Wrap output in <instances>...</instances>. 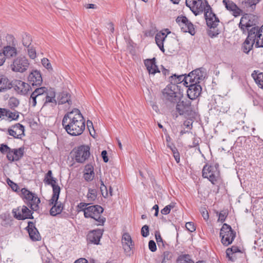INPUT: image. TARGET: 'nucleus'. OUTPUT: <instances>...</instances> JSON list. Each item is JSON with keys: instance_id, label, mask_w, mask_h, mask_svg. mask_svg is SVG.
Here are the masks:
<instances>
[{"instance_id": "f257e3e1", "label": "nucleus", "mask_w": 263, "mask_h": 263, "mask_svg": "<svg viewBox=\"0 0 263 263\" xmlns=\"http://www.w3.org/2000/svg\"><path fill=\"white\" fill-rule=\"evenodd\" d=\"M62 125L68 134L75 136L81 135L85 128L84 117L78 109H74L64 116Z\"/></svg>"}, {"instance_id": "f03ea898", "label": "nucleus", "mask_w": 263, "mask_h": 263, "mask_svg": "<svg viewBox=\"0 0 263 263\" xmlns=\"http://www.w3.org/2000/svg\"><path fill=\"white\" fill-rule=\"evenodd\" d=\"M207 9L204 10V16L206 24L210 28L209 35L212 37H215L219 34V31L216 27L219 22V20L211 10L210 6H206Z\"/></svg>"}, {"instance_id": "7ed1b4c3", "label": "nucleus", "mask_w": 263, "mask_h": 263, "mask_svg": "<svg viewBox=\"0 0 263 263\" xmlns=\"http://www.w3.org/2000/svg\"><path fill=\"white\" fill-rule=\"evenodd\" d=\"M103 209L100 205H92L84 210V216L86 218H91L98 222L97 225H103L105 218L101 216Z\"/></svg>"}, {"instance_id": "20e7f679", "label": "nucleus", "mask_w": 263, "mask_h": 263, "mask_svg": "<svg viewBox=\"0 0 263 263\" xmlns=\"http://www.w3.org/2000/svg\"><path fill=\"white\" fill-rule=\"evenodd\" d=\"M29 65L30 63L27 58L21 55L13 60L10 65V68L15 72L23 73L28 69Z\"/></svg>"}, {"instance_id": "39448f33", "label": "nucleus", "mask_w": 263, "mask_h": 263, "mask_svg": "<svg viewBox=\"0 0 263 263\" xmlns=\"http://www.w3.org/2000/svg\"><path fill=\"white\" fill-rule=\"evenodd\" d=\"M60 192H58L57 189L54 190L51 198L49 200V205L51 206L50 214L51 216H55L60 214L63 210V205L61 202L58 201Z\"/></svg>"}, {"instance_id": "423d86ee", "label": "nucleus", "mask_w": 263, "mask_h": 263, "mask_svg": "<svg viewBox=\"0 0 263 263\" xmlns=\"http://www.w3.org/2000/svg\"><path fill=\"white\" fill-rule=\"evenodd\" d=\"M220 236L221 238V242L227 246L234 240L235 233L229 225L224 223L220 230Z\"/></svg>"}, {"instance_id": "0eeeda50", "label": "nucleus", "mask_w": 263, "mask_h": 263, "mask_svg": "<svg viewBox=\"0 0 263 263\" xmlns=\"http://www.w3.org/2000/svg\"><path fill=\"white\" fill-rule=\"evenodd\" d=\"M205 72L202 68H198L185 76L184 85L189 84H198L201 80H202L205 77Z\"/></svg>"}, {"instance_id": "6e6552de", "label": "nucleus", "mask_w": 263, "mask_h": 263, "mask_svg": "<svg viewBox=\"0 0 263 263\" xmlns=\"http://www.w3.org/2000/svg\"><path fill=\"white\" fill-rule=\"evenodd\" d=\"M177 86L168 85L163 90V97L164 100L171 103H176L180 99V94L176 91Z\"/></svg>"}, {"instance_id": "1a4fd4ad", "label": "nucleus", "mask_w": 263, "mask_h": 263, "mask_svg": "<svg viewBox=\"0 0 263 263\" xmlns=\"http://www.w3.org/2000/svg\"><path fill=\"white\" fill-rule=\"evenodd\" d=\"M185 4L196 15L206 10V6H209L205 0H186Z\"/></svg>"}, {"instance_id": "9d476101", "label": "nucleus", "mask_w": 263, "mask_h": 263, "mask_svg": "<svg viewBox=\"0 0 263 263\" xmlns=\"http://www.w3.org/2000/svg\"><path fill=\"white\" fill-rule=\"evenodd\" d=\"M90 148L87 145H81L73 151V157L79 163H83L90 156Z\"/></svg>"}, {"instance_id": "9b49d317", "label": "nucleus", "mask_w": 263, "mask_h": 263, "mask_svg": "<svg viewBox=\"0 0 263 263\" xmlns=\"http://www.w3.org/2000/svg\"><path fill=\"white\" fill-rule=\"evenodd\" d=\"M21 193L22 197L28 202V204L30 205L31 209L34 211L37 210L39 204L40 202V200L37 196L25 188L21 190Z\"/></svg>"}, {"instance_id": "f8f14e48", "label": "nucleus", "mask_w": 263, "mask_h": 263, "mask_svg": "<svg viewBox=\"0 0 263 263\" xmlns=\"http://www.w3.org/2000/svg\"><path fill=\"white\" fill-rule=\"evenodd\" d=\"M176 22L184 32H188L192 35L195 34V30L193 24L184 16H179L176 18Z\"/></svg>"}, {"instance_id": "ddd939ff", "label": "nucleus", "mask_w": 263, "mask_h": 263, "mask_svg": "<svg viewBox=\"0 0 263 263\" xmlns=\"http://www.w3.org/2000/svg\"><path fill=\"white\" fill-rule=\"evenodd\" d=\"M176 109L180 115H183L185 117L190 116L192 111L191 102L186 99L178 102Z\"/></svg>"}, {"instance_id": "4468645a", "label": "nucleus", "mask_w": 263, "mask_h": 263, "mask_svg": "<svg viewBox=\"0 0 263 263\" xmlns=\"http://www.w3.org/2000/svg\"><path fill=\"white\" fill-rule=\"evenodd\" d=\"M202 176L214 184L218 177V173L216 167L205 165L202 170Z\"/></svg>"}, {"instance_id": "2eb2a0df", "label": "nucleus", "mask_w": 263, "mask_h": 263, "mask_svg": "<svg viewBox=\"0 0 263 263\" xmlns=\"http://www.w3.org/2000/svg\"><path fill=\"white\" fill-rule=\"evenodd\" d=\"M248 36L242 46V51L246 53H248L252 50L254 44L255 45L254 39H253V37H255V32L249 31L248 29Z\"/></svg>"}, {"instance_id": "dca6fc26", "label": "nucleus", "mask_w": 263, "mask_h": 263, "mask_svg": "<svg viewBox=\"0 0 263 263\" xmlns=\"http://www.w3.org/2000/svg\"><path fill=\"white\" fill-rule=\"evenodd\" d=\"M186 87H189L187 90V94L189 98L191 100L197 98L201 93L202 88L200 85L197 84H189L184 85Z\"/></svg>"}, {"instance_id": "f3484780", "label": "nucleus", "mask_w": 263, "mask_h": 263, "mask_svg": "<svg viewBox=\"0 0 263 263\" xmlns=\"http://www.w3.org/2000/svg\"><path fill=\"white\" fill-rule=\"evenodd\" d=\"M249 30L255 32V37H253L255 43V47H263V25L261 28L253 27Z\"/></svg>"}, {"instance_id": "a211bd4d", "label": "nucleus", "mask_w": 263, "mask_h": 263, "mask_svg": "<svg viewBox=\"0 0 263 263\" xmlns=\"http://www.w3.org/2000/svg\"><path fill=\"white\" fill-rule=\"evenodd\" d=\"M13 85L15 90L22 95H26L30 89V86L28 83L21 80H15Z\"/></svg>"}, {"instance_id": "6ab92c4d", "label": "nucleus", "mask_w": 263, "mask_h": 263, "mask_svg": "<svg viewBox=\"0 0 263 263\" xmlns=\"http://www.w3.org/2000/svg\"><path fill=\"white\" fill-rule=\"evenodd\" d=\"M222 3L226 8L231 12L232 15L235 17L239 16L242 13V10L232 1L223 0Z\"/></svg>"}, {"instance_id": "aec40b11", "label": "nucleus", "mask_w": 263, "mask_h": 263, "mask_svg": "<svg viewBox=\"0 0 263 263\" xmlns=\"http://www.w3.org/2000/svg\"><path fill=\"white\" fill-rule=\"evenodd\" d=\"M122 243L125 253L130 255L131 250L134 247V244L130 235L127 233L123 234L122 237Z\"/></svg>"}, {"instance_id": "412c9836", "label": "nucleus", "mask_w": 263, "mask_h": 263, "mask_svg": "<svg viewBox=\"0 0 263 263\" xmlns=\"http://www.w3.org/2000/svg\"><path fill=\"white\" fill-rule=\"evenodd\" d=\"M103 231L101 229H97L90 232L87 235V240L91 243L98 245L103 235Z\"/></svg>"}, {"instance_id": "4be33fe9", "label": "nucleus", "mask_w": 263, "mask_h": 263, "mask_svg": "<svg viewBox=\"0 0 263 263\" xmlns=\"http://www.w3.org/2000/svg\"><path fill=\"white\" fill-rule=\"evenodd\" d=\"M24 148L11 149L7 154V158L10 161L19 160L24 155Z\"/></svg>"}, {"instance_id": "5701e85b", "label": "nucleus", "mask_w": 263, "mask_h": 263, "mask_svg": "<svg viewBox=\"0 0 263 263\" xmlns=\"http://www.w3.org/2000/svg\"><path fill=\"white\" fill-rule=\"evenodd\" d=\"M2 53L4 55V59H10L15 57L17 54V50L16 46H4L3 49Z\"/></svg>"}, {"instance_id": "b1692460", "label": "nucleus", "mask_w": 263, "mask_h": 263, "mask_svg": "<svg viewBox=\"0 0 263 263\" xmlns=\"http://www.w3.org/2000/svg\"><path fill=\"white\" fill-rule=\"evenodd\" d=\"M44 181L45 183L52 186L53 193H54V190L55 188L57 189L58 192H60V187L57 184V179L53 177L51 171H49L46 174Z\"/></svg>"}, {"instance_id": "393cba45", "label": "nucleus", "mask_w": 263, "mask_h": 263, "mask_svg": "<svg viewBox=\"0 0 263 263\" xmlns=\"http://www.w3.org/2000/svg\"><path fill=\"white\" fill-rule=\"evenodd\" d=\"M28 80L32 85H38L42 82V78L39 71L34 70L28 76Z\"/></svg>"}, {"instance_id": "a878e982", "label": "nucleus", "mask_w": 263, "mask_h": 263, "mask_svg": "<svg viewBox=\"0 0 263 263\" xmlns=\"http://www.w3.org/2000/svg\"><path fill=\"white\" fill-rule=\"evenodd\" d=\"M156 59H146L144 61V64L149 74H155L159 72L157 66L156 65Z\"/></svg>"}, {"instance_id": "bb28decb", "label": "nucleus", "mask_w": 263, "mask_h": 263, "mask_svg": "<svg viewBox=\"0 0 263 263\" xmlns=\"http://www.w3.org/2000/svg\"><path fill=\"white\" fill-rule=\"evenodd\" d=\"M28 232L30 238L33 240H39L40 235L37 229L35 227L33 222L29 221L28 223Z\"/></svg>"}, {"instance_id": "cd10ccee", "label": "nucleus", "mask_w": 263, "mask_h": 263, "mask_svg": "<svg viewBox=\"0 0 263 263\" xmlns=\"http://www.w3.org/2000/svg\"><path fill=\"white\" fill-rule=\"evenodd\" d=\"M12 85L8 79L4 75L0 74V92H4L10 89Z\"/></svg>"}, {"instance_id": "c85d7f7f", "label": "nucleus", "mask_w": 263, "mask_h": 263, "mask_svg": "<svg viewBox=\"0 0 263 263\" xmlns=\"http://www.w3.org/2000/svg\"><path fill=\"white\" fill-rule=\"evenodd\" d=\"M44 98V105L48 103H53L54 105H56L57 101L55 100V93L52 89L48 90L45 95Z\"/></svg>"}, {"instance_id": "c756f323", "label": "nucleus", "mask_w": 263, "mask_h": 263, "mask_svg": "<svg viewBox=\"0 0 263 263\" xmlns=\"http://www.w3.org/2000/svg\"><path fill=\"white\" fill-rule=\"evenodd\" d=\"M166 36L167 35L163 32L158 33L155 36L156 43L160 49L163 52L164 51L163 43Z\"/></svg>"}, {"instance_id": "7c9ffc66", "label": "nucleus", "mask_w": 263, "mask_h": 263, "mask_svg": "<svg viewBox=\"0 0 263 263\" xmlns=\"http://www.w3.org/2000/svg\"><path fill=\"white\" fill-rule=\"evenodd\" d=\"M45 96H39L31 95L29 99V104L32 106L34 107L36 105L37 103H44V97Z\"/></svg>"}, {"instance_id": "2f4dec72", "label": "nucleus", "mask_w": 263, "mask_h": 263, "mask_svg": "<svg viewBox=\"0 0 263 263\" xmlns=\"http://www.w3.org/2000/svg\"><path fill=\"white\" fill-rule=\"evenodd\" d=\"M252 77L258 86L263 89V72L255 70L252 73Z\"/></svg>"}, {"instance_id": "473e14b6", "label": "nucleus", "mask_w": 263, "mask_h": 263, "mask_svg": "<svg viewBox=\"0 0 263 263\" xmlns=\"http://www.w3.org/2000/svg\"><path fill=\"white\" fill-rule=\"evenodd\" d=\"M3 113H4V119L9 121L16 120L19 117L18 112H12L6 109H4Z\"/></svg>"}, {"instance_id": "72a5a7b5", "label": "nucleus", "mask_w": 263, "mask_h": 263, "mask_svg": "<svg viewBox=\"0 0 263 263\" xmlns=\"http://www.w3.org/2000/svg\"><path fill=\"white\" fill-rule=\"evenodd\" d=\"M2 44L4 46H16V41L14 37L11 34H7L2 40Z\"/></svg>"}, {"instance_id": "f704fd0d", "label": "nucleus", "mask_w": 263, "mask_h": 263, "mask_svg": "<svg viewBox=\"0 0 263 263\" xmlns=\"http://www.w3.org/2000/svg\"><path fill=\"white\" fill-rule=\"evenodd\" d=\"M248 16L247 15H243L240 19L239 23V27L245 31V29L246 28L247 30L250 29L251 27V24L248 22Z\"/></svg>"}, {"instance_id": "c9c22d12", "label": "nucleus", "mask_w": 263, "mask_h": 263, "mask_svg": "<svg viewBox=\"0 0 263 263\" xmlns=\"http://www.w3.org/2000/svg\"><path fill=\"white\" fill-rule=\"evenodd\" d=\"M70 98V96L69 93L63 92L59 95V103L60 104L68 103V104H70L71 103V101Z\"/></svg>"}, {"instance_id": "e433bc0d", "label": "nucleus", "mask_w": 263, "mask_h": 263, "mask_svg": "<svg viewBox=\"0 0 263 263\" xmlns=\"http://www.w3.org/2000/svg\"><path fill=\"white\" fill-rule=\"evenodd\" d=\"M185 77L183 75L177 76L174 74L170 78V81L171 83V85H175L181 83L182 82H184V78ZM184 85V83H183Z\"/></svg>"}, {"instance_id": "4c0bfd02", "label": "nucleus", "mask_w": 263, "mask_h": 263, "mask_svg": "<svg viewBox=\"0 0 263 263\" xmlns=\"http://www.w3.org/2000/svg\"><path fill=\"white\" fill-rule=\"evenodd\" d=\"M22 37L23 45L25 47H29V45L31 44L32 42V39L30 35L26 32H24L22 34Z\"/></svg>"}, {"instance_id": "58836bf2", "label": "nucleus", "mask_w": 263, "mask_h": 263, "mask_svg": "<svg viewBox=\"0 0 263 263\" xmlns=\"http://www.w3.org/2000/svg\"><path fill=\"white\" fill-rule=\"evenodd\" d=\"M24 219L27 218H32L31 211L26 206L20 207Z\"/></svg>"}, {"instance_id": "ea45409f", "label": "nucleus", "mask_w": 263, "mask_h": 263, "mask_svg": "<svg viewBox=\"0 0 263 263\" xmlns=\"http://www.w3.org/2000/svg\"><path fill=\"white\" fill-rule=\"evenodd\" d=\"M97 197V191L95 189H89L87 195V201L91 202L94 201Z\"/></svg>"}, {"instance_id": "a19ab883", "label": "nucleus", "mask_w": 263, "mask_h": 263, "mask_svg": "<svg viewBox=\"0 0 263 263\" xmlns=\"http://www.w3.org/2000/svg\"><path fill=\"white\" fill-rule=\"evenodd\" d=\"M11 129L16 131L21 136L24 135V127L20 123H17L13 125Z\"/></svg>"}, {"instance_id": "79ce46f5", "label": "nucleus", "mask_w": 263, "mask_h": 263, "mask_svg": "<svg viewBox=\"0 0 263 263\" xmlns=\"http://www.w3.org/2000/svg\"><path fill=\"white\" fill-rule=\"evenodd\" d=\"M47 91L48 89L47 88L45 87H41L35 89L31 95H36V96L37 95L45 96Z\"/></svg>"}, {"instance_id": "37998d69", "label": "nucleus", "mask_w": 263, "mask_h": 263, "mask_svg": "<svg viewBox=\"0 0 263 263\" xmlns=\"http://www.w3.org/2000/svg\"><path fill=\"white\" fill-rule=\"evenodd\" d=\"M162 257V263H169V261L172 258V254L168 251H164Z\"/></svg>"}, {"instance_id": "c03bdc74", "label": "nucleus", "mask_w": 263, "mask_h": 263, "mask_svg": "<svg viewBox=\"0 0 263 263\" xmlns=\"http://www.w3.org/2000/svg\"><path fill=\"white\" fill-rule=\"evenodd\" d=\"M12 213L13 214L14 217L15 218L18 220L24 219V217L23 216L20 207L17 209H14L12 211Z\"/></svg>"}, {"instance_id": "a18cd8bd", "label": "nucleus", "mask_w": 263, "mask_h": 263, "mask_svg": "<svg viewBox=\"0 0 263 263\" xmlns=\"http://www.w3.org/2000/svg\"><path fill=\"white\" fill-rule=\"evenodd\" d=\"M174 207L175 203H172L166 205L162 210H161V213L163 215H167L170 213L171 209H173Z\"/></svg>"}, {"instance_id": "49530a36", "label": "nucleus", "mask_w": 263, "mask_h": 263, "mask_svg": "<svg viewBox=\"0 0 263 263\" xmlns=\"http://www.w3.org/2000/svg\"><path fill=\"white\" fill-rule=\"evenodd\" d=\"M100 190L102 196L104 198H106L108 196V192L107 191L106 185H104L103 181H101Z\"/></svg>"}, {"instance_id": "de8ad7c7", "label": "nucleus", "mask_w": 263, "mask_h": 263, "mask_svg": "<svg viewBox=\"0 0 263 263\" xmlns=\"http://www.w3.org/2000/svg\"><path fill=\"white\" fill-rule=\"evenodd\" d=\"M42 64L43 66L47 69L49 71L52 70V68L49 61L46 58H43L42 60Z\"/></svg>"}, {"instance_id": "09e8293b", "label": "nucleus", "mask_w": 263, "mask_h": 263, "mask_svg": "<svg viewBox=\"0 0 263 263\" xmlns=\"http://www.w3.org/2000/svg\"><path fill=\"white\" fill-rule=\"evenodd\" d=\"M217 215H218V221H220L221 222H223L227 216V213L226 211H221L219 213L218 212H217Z\"/></svg>"}, {"instance_id": "8fccbe9b", "label": "nucleus", "mask_w": 263, "mask_h": 263, "mask_svg": "<svg viewBox=\"0 0 263 263\" xmlns=\"http://www.w3.org/2000/svg\"><path fill=\"white\" fill-rule=\"evenodd\" d=\"M141 235L144 237H146L149 235V228L147 225L142 227L141 231Z\"/></svg>"}, {"instance_id": "3c124183", "label": "nucleus", "mask_w": 263, "mask_h": 263, "mask_svg": "<svg viewBox=\"0 0 263 263\" xmlns=\"http://www.w3.org/2000/svg\"><path fill=\"white\" fill-rule=\"evenodd\" d=\"M200 212L205 220H208L209 218V213L205 208H201Z\"/></svg>"}, {"instance_id": "603ef678", "label": "nucleus", "mask_w": 263, "mask_h": 263, "mask_svg": "<svg viewBox=\"0 0 263 263\" xmlns=\"http://www.w3.org/2000/svg\"><path fill=\"white\" fill-rule=\"evenodd\" d=\"M28 54L29 57L32 59H34L36 57V50L33 47L28 49Z\"/></svg>"}, {"instance_id": "864d4df0", "label": "nucleus", "mask_w": 263, "mask_h": 263, "mask_svg": "<svg viewBox=\"0 0 263 263\" xmlns=\"http://www.w3.org/2000/svg\"><path fill=\"white\" fill-rule=\"evenodd\" d=\"M241 3L246 7H251L256 4L254 0H241Z\"/></svg>"}, {"instance_id": "5fc2aeb1", "label": "nucleus", "mask_w": 263, "mask_h": 263, "mask_svg": "<svg viewBox=\"0 0 263 263\" xmlns=\"http://www.w3.org/2000/svg\"><path fill=\"white\" fill-rule=\"evenodd\" d=\"M7 182L14 191L16 192L18 189V185L12 181H11L10 179H7Z\"/></svg>"}, {"instance_id": "6e6d98bb", "label": "nucleus", "mask_w": 263, "mask_h": 263, "mask_svg": "<svg viewBox=\"0 0 263 263\" xmlns=\"http://www.w3.org/2000/svg\"><path fill=\"white\" fill-rule=\"evenodd\" d=\"M11 150V149L5 144H2L0 147V151L3 154H7V155Z\"/></svg>"}, {"instance_id": "4d7b16f0", "label": "nucleus", "mask_w": 263, "mask_h": 263, "mask_svg": "<svg viewBox=\"0 0 263 263\" xmlns=\"http://www.w3.org/2000/svg\"><path fill=\"white\" fill-rule=\"evenodd\" d=\"M10 105L12 107H15L19 104V101L15 98H11L9 100Z\"/></svg>"}, {"instance_id": "13d9d810", "label": "nucleus", "mask_w": 263, "mask_h": 263, "mask_svg": "<svg viewBox=\"0 0 263 263\" xmlns=\"http://www.w3.org/2000/svg\"><path fill=\"white\" fill-rule=\"evenodd\" d=\"M148 248L152 252H155L157 250L156 243L154 240H150L148 242Z\"/></svg>"}, {"instance_id": "bf43d9fd", "label": "nucleus", "mask_w": 263, "mask_h": 263, "mask_svg": "<svg viewBox=\"0 0 263 263\" xmlns=\"http://www.w3.org/2000/svg\"><path fill=\"white\" fill-rule=\"evenodd\" d=\"M185 227L189 231L191 232H194L196 230L194 223L191 222H187L185 224Z\"/></svg>"}, {"instance_id": "052dcab7", "label": "nucleus", "mask_w": 263, "mask_h": 263, "mask_svg": "<svg viewBox=\"0 0 263 263\" xmlns=\"http://www.w3.org/2000/svg\"><path fill=\"white\" fill-rule=\"evenodd\" d=\"M233 248H228L226 250V255L228 257H229V259L231 261H233V257L234 255Z\"/></svg>"}, {"instance_id": "680f3d73", "label": "nucleus", "mask_w": 263, "mask_h": 263, "mask_svg": "<svg viewBox=\"0 0 263 263\" xmlns=\"http://www.w3.org/2000/svg\"><path fill=\"white\" fill-rule=\"evenodd\" d=\"M95 173H84V178L86 181H91L94 177Z\"/></svg>"}, {"instance_id": "e2e57ef3", "label": "nucleus", "mask_w": 263, "mask_h": 263, "mask_svg": "<svg viewBox=\"0 0 263 263\" xmlns=\"http://www.w3.org/2000/svg\"><path fill=\"white\" fill-rule=\"evenodd\" d=\"M84 173H94L93 166L89 164L86 165L84 170Z\"/></svg>"}, {"instance_id": "0e129e2a", "label": "nucleus", "mask_w": 263, "mask_h": 263, "mask_svg": "<svg viewBox=\"0 0 263 263\" xmlns=\"http://www.w3.org/2000/svg\"><path fill=\"white\" fill-rule=\"evenodd\" d=\"M88 204V203L81 202L78 204V207L80 209V211H82L84 213V210L87 208L86 206Z\"/></svg>"}, {"instance_id": "69168bd1", "label": "nucleus", "mask_w": 263, "mask_h": 263, "mask_svg": "<svg viewBox=\"0 0 263 263\" xmlns=\"http://www.w3.org/2000/svg\"><path fill=\"white\" fill-rule=\"evenodd\" d=\"M8 132L9 135L14 137V138H18L20 136H21L20 135H18V134H17L16 131H14L12 129H9Z\"/></svg>"}, {"instance_id": "338daca9", "label": "nucleus", "mask_w": 263, "mask_h": 263, "mask_svg": "<svg viewBox=\"0 0 263 263\" xmlns=\"http://www.w3.org/2000/svg\"><path fill=\"white\" fill-rule=\"evenodd\" d=\"M192 124H193V121L191 120H186L184 122V123H183L184 125L186 127L189 128L190 129H191L192 127Z\"/></svg>"}, {"instance_id": "774afa93", "label": "nucleus", "mask_w": 263, "mask_h": 263, "mask_svg": "<svg viewBox=\"0 0 263 263\" xmlns=\"http://www.w3.org/2000/svg\"><path fill=\"white\" fill-rule=\"evenodd\" d=\"M101 155L103 158V161L105 162H107L108 161V158L107 156V152L106 151H103L102 152Z\"/></svg>"}]
</instances>
